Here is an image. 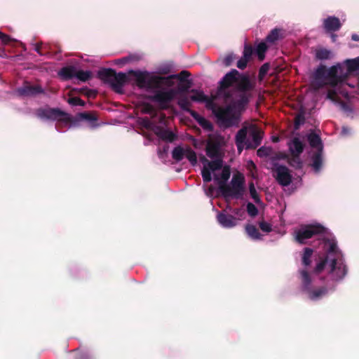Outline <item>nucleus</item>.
I'll list each match as a JSON object with an SVG mask.
<instances>
[{
  "mask_svg": "<svg viewBox=\"0 0 359 359\" xmlns=\"http://www.w3.org/2000/svg\"><path fill=\"white\" fill-rule=\"evenodd\" d=\"M314 236H318L324 253L316 260L312 273L300 269L299 278L302 291L309 299L318 301L333 291L336 283L346 278L348 267L335 237L323 226L303 225L294 231L295 240L301 244L306 243Z\"/></svg>",
  "mask_w": 359,
  "mask_h": 359,
  "instance_id": "f257e3e1",
  "label": "nucleus"
},
{
  "mask_svg": "<svg viewBox=\"0 0 359 359\" xmlns=\"http://www.w3.org/2000/svg\"><path fill=\"white\" fill-rule=\"evenodd\" d=\"M359 71V57L347 59L327 68L319 65L313 72V82L318 88L328 86L326 98L337 105L347 117L353 118V102L359 94V76L353 81L352 75Z\"/></svg>",
  "mask_w": 359,
  "mask_h": 359,
  "instance_id": "f03ea898",
  "label": "nucleus"
},
{
  "mask_svg": "<svg viewBox=\"0 0 359 359\" xmlns=\"http://www.w3.org/2000/svg\"><path fill=\"white\" fill-rule=\"evenodd\" d=\"M255 83L236 69H232L220 81L217 95L224 99L232 107V118L234 111L243 110L252 97Z\"/></svg>",
  "mask_w": 359,
  "mask_h": 359,
  "instance_id": "7ed1b4c3",
  "label": "nucleus"
},
{
  "mask_svg": "<svg viewBox=\"0 0 359 359\" xmlns=\"http://www.w3.org/2000/svg\"><path fill=\"white\" fill-rule=\"evenodd\" d=\"M137 86L148 91H154L153 100L163 107H167L171 101L177 95V90L175 88L165 89L163 82H168L167 79L147 71H131Z\"/></svg>",
  "mask_w": 359,
  "mask_h": 359,
  "instance_id": "20e7f679",
  "label": "nucleus"
},
{
  "mask_svg": "<svg viewBox=\"0 0 359 359\" xmlns=\"http://www.w3.org/2000/svg\"><path fill=\"white\" fill-rule=\"evenodd\" d=\"M205 153L211 161L205 156H200L203 165L201 175L204 182H210L215 175H218L223 169V159L221 149L218 144L208 142L205 146Z\"/></svg>",
  "mask_w": 359,
  "mask_h": 359,
  "instance_id": "39448f33",
  "label": "nucleus"
},
{
  "mask_svg": "<svg viewBox=\"0 0 359 359\" xmlns=\"http://www.w3.org/2000/svg\"><path fill=\"white\" fill-rule=\"evenodd\" d=\"M190 93L191 95L189 96V99L193 102L205 103V107L211 110L218 121L226 126H231L236 123V118H232V107L231 105L220 107L215 103L213 97H209L200 90L192 89Z\"/></svg>",
  "mask_w": 359,
  "mask_h": 359,
  "instance_id": "423d86ee",
  "label": "nucleus"
},
{
  "mask_svg": "<svg viewBox=\"0 0 359 359\" xmlns=\"http://www.w3.org/2000/svg\"><path fill=\"white\" fill-rule=\"evenodd\" d=\"M230 175L229 167L224 166L220 173L215 175L214 180L218 184L219 189L224 196L238 198L243 196L244 191L243 177L240 175H234L231 179V184L226 186Z\"/></svg>",
  "mask_w": 359,
  "mask_h": 359,
  "instance_id": "0eeeda50",
  "label": "nucleus"
},
{
  "mask_svg": "<svg viewBox=\"0 0 359 359\" xmlns=\"http://www.w3.org/2000/svg\"><path fill=\"white\" fill-rule=\"evenodd\" d=\"M262 132L255 127L249 129L243 128L238 131L236 135V144L239 153L245 149H255L262 142Z\"/></svg>",
  "mask_w": 359,
  "mask_h": 359,
  "instance_id": "6e6552de",
  "label": "nucleus"
},
{
  "mask_svg": "<svg viewBox=\"0 0 359 359\" xmlns=\"http://www.w3.org/2000/svg\"><path fill=\"white\" fill-rule=\"evenodd\" d=\"M36 116L43 121H57L58 125L55 126V129L60 133L63 132L60 126L62 125L67 128V123L71 121L70 114L58 108H50L48 106L38 109L36 111Z\"/></svg>",
  "mask_w": 359,
  "mask_h": 359,
  "instance_id": "1a4fd4ad",
  "label": "nucleus"
},
{
  "mask_svg": "<svg viewBox=\"0 0 359 359\" xmlns=\"http://www.w3.org/2000/svg\"><path fill=\"white\" fill-rule=\"evenodd\" d=\"M307 140L312 148L316 149V151L311 156V167L315 172H320L323 165V144L320 136L316 133L308 134Z\"/></svg>",
  "mask_w": 359,
  "mask_h": 359,
  "instance_id": "9d476101",
  "label": "nucleus"
},
{
  "mask_svg": "<svg viewBox=\"0 0 359 359\" xmlns=\"http://www.w3.org/2000/svg\"><path fill=\"white\" fill-rule=\"evenodd\" d=\"M100 78L110 83L113 88L121 92L127 81V76L125 73H116L111 69H104L98 72Z\"/></svg>",
  "mask_w": 359,
  "mask_h": 359,
  "instance_id": "9b49d317",
  "label": "nucleus"
},
{
  "mask_svg": "<svg viewBox=\"0 0 359 359\" xmlns=\"http://www.w3.org/2000/svg\"><path fill=\"white\" fill-rule=\"evenodd\" d=\"M172 158L176 162H180L186 158L192 166H196L198 162L196 153L189 146L175 147L172 151Z\"/></svg>",
  "mask_w": 359,
  "mask_h": 359,
  "instance_id": "f8f14e48",
  "label": "nucleus"
},
{
  "mask_svg": "<svg viewBox=\"0 0 359 359\" xmlns=\"http://www.w3.org/2000/svg\"><path fill=\"white\" fill-rule=\"evenodd\" d=\"M272 172L273 176L280 185L287 187L292 182V176L285 165L274 163Z\"/></svg>",
  "mask_w": 359,
  "mask_h": 359,
  "instance_id": "ddd939ff",
  "label": "nucleus"
},
{
  "mask_svg": "<svg viewBox=\"0 0 359 359\" xmlns=\"http://www.w3.org/2000/svg\"><path fill=\"white\" fill-rule=\"evenodd\" d=\"M97 120L95 116L87 112L79 113L74 118L71 116V121L67 123V129L79 126V123L83 121H87L89 126L94 128L98 126V124L96 123Z\"/></svg>",
  "mask_w": 359,
  "mask_h": 359,
  "instance_id": "4468645a",
  "label": "nucleus"
},
{
  "mask_svg": "<svg viewBox=\"0 0 359 359\" xmlns=\"http://www.w3.org/2000/svg\"><path fill=\"white\" fill-rule=\"evenodd\" d=\"M218 224L224 229H232L237 226V219L235 216L225 211H219L217 214Z\"/></svg>",
  "mask_w": 359,
  "mask_h": 359,
  "instance_id": "2eb2a0df",
  "label": "nucleus"
},
{
  "mask_svg": "<svg viewBox=\"0 0 359 359\" xmlns=\"http://www.w3.org/2000/svg\"><path fill=\"white\" fill-rule=\"evenodd\" d=\"M16 93L20 96L29 97L43 93L44 90L39 85L31 86L28 83H25L16 90Z\"/></svg>",
  "mask_w": 359,
  "mask_h": 359,
  "instance_id": "dca6fc26",
  "label": "nucleus"
},
{
  "mask_svg": "<svg viewBox=\"0 0 359 359\" xmlns=\"http://www.w3.org/2000/svg\"><path fill=\"white\" fill-rule=\"evenodd\" d=\"M323 27L326 32H335L340 29L341 24L338 18L335 16H328L323 21Z\"/></svg>",
  "mask_w": 359,
  "mask_h": 359,
  "instance_id": "f3484780",
  "label": "nucleus"
},
{
  "mask_svg": "<svg viewBox=\"0 0 359 359\" xmlns=\"http://www.w3.org/2000/svg\"><path fill=\"white\" fill-rule=\"evenodd\" d=\"M288 147L292 156H299L304 150V144L299 137H294L288 142Z\"/></svg>",
  "mask_w": 359,
  "mask_h": 359,
  "instance_id": "a211bd4d",
  "label": "nucleus"
},
{
  "mask_svg": "<svg viewBox=\"0 0 359 359\" xmlns=\"http://www.w3.org/2000/svg\"><path fill=\"white\" fill-rule=\"evenodd\" d=\"M155 133L156 135L161 140L167 141V142H172L175 137V134L172 132L171 130L160 128L158 127H156L154 130Z\"/></svg>",
  "mask_w": 359,
  "mask_h": 359,
  "instance_id": "6ab92c4d",
  "label": "nucleus"
},
{
  "mask_svg": "<svg viewBox=\"0 0 359 359\" xmlns=\"http://www.w3.org/2000/svg\"><path fill=\"white\" fill-rule=\"evenodd\" d=\"M190 115L203 129L207 130H212V123L196 111H190Z\"/></svg>",
  "mask_w": 359,
  "mask_h": 359,
  "instance_id": "aec40b11",
  "label": "nucleus"
},
{
  "mask_svg": "<svg viewBox=\"0 0 359 359\" xmlns=\"http://www.w3.org/2000/svg\"><path fill=\"white\" fill-rule=\"evenodd\" d=\"M189 75L190 74H189V72L187 71H182L180 74H171L167 77H163V79H168V82H163L164 88L166 87V88H168V89H169L173 85V82L172 81V79H177L180 81H185L189 76Z\"/></svg>",
  "mask_w": 359,
  "mask_h": 359,
  "instance_id": "412c9836",
  "label": "nucleus"
},
{
  "mask_svg": "<svg viewBox=\"0 0 359 359\" xmlns=\"http://www.w3.org/2000/svg\"><path fill=\"white\" fill-rule=\"evenodd\" d=\"M76 68L74 66H68L62 67L60 72L59 75L65 80L75 78Z\"/></svg>",
  "mask_w": 359,
  "mask_h": 359,
  "instance_id": "4be33fe9",
  "label": "nucleus"
},
{
  "mask_svg": "<svg viewBox=\"0 0 359 359\" xmlns=\"http://www.w3.org/2000/svg\"><path fill=\"white\" fill-rule=\"evenodd\" d=\"M333 53L327 48H320L316 50L315 57L319 60H326L333 57Z\"/></svg>",
  "mask_w": 359,
  "mask_h": 359,
  "instance_id": "5701e85b",
  "label": "nucleus"
},
{
  "mask_svg": "<svg viewBox=\"0 0 359 359\" xmlns=\"http://www.w3.org/2000/svg\"><path fill=\"white\" fill-rule=\"evenodd\" d=\"M245 231L248 236L252 240L258 241L262 239V236L259 233L258 229L252 224H247Z\"/></svg>",
  "mask_w": 359,
  "mask_h": 359,
  "instance_id": "b1692460",
  "label": "nucleus"
},
{
  "mask_svg": "<svg viewBox=\"0 0 359 359\" xmlns=\"http://www.w3.org/2000/svg\"><path fill=\"white\" fill-rule=\"evenodd\" d=\"M313 249L310 248H305L304 250V252L302 257V264L305 267H308L310 266L311 263V257L313 255Z\"/></svg>",
  "mask_w": 359,
  "mask_h": 359,
  "instance_id": "393cba45",
  "label": "nucleus"
},
{
  "mask_svg": "<svg viewBox=\"0 0 359 359\" xmlns=\"http://www.w3.org/2000/svg\"><path fill=\"white\" fill-rule=\"evenodd\" d=\"M177 104L182 110L188 112L189 114L190 111H194L190 109L191 103L187 97H180L177 101Z\"/></svg>",
  "mask_w": 359,
  "mask_h": 359,
  "instance_id": "a878e982",
  "label": "nucleus"
},
{
  "mask_svg": "<svg viewBox=\"0 0 359 359\" xmlns=\"http://www.w3.org/2000/svg\"><path fill=\"white\" fill-rule=\"evenodd\" d=\"M92 77V72L90 70H77L76 71L75 78L78 80L85 82Z\"/></svg>",
  "mask_w": 359,
  "mask_h": 359,
  "instance_id": "bb28decb",
  "label": "nucleus"
},
{
  "mask_svg": "<svg viewBox=\"0 0 359 359\" xmlns=\"http://www.w3.org/2000/svg\"><path fill=\"white\" fill-rule=\"evenodd\" d=\"M281 36V29L275 28L272 29L267 35L266 40L270 43H274L278 41Z\"/></svg>",
  "mask_w": 359,
  "mask_h": 359,
  "instance_id": "cd10ccee",
  "label": "nucleus"
},
{
  "mask_svg": "<svg viewBox=\"0 0 359 359\" xmlns=\"http://www.w3.org/2000/svg\"><path fill=\"white\" fill-rule=\"evenodd\" d=\"M266 50L267 46L265 42H260L257 45L255 52L259 60H264Z\"/></svg>",
  "mask_w": 359,
  "mask_h": 359,
  "instance_id": "c85d7f7f",
  "label": "nucleus"
},
{
  "mask_svg": "<svg viewBox=\"0 0 359 359\" xmlns=\"http://www.w3.org/2000/svg\"><path fill=\"white\" fill-rule=\"evenodd\" d=\"M249 191L250 196L253 199L254 202L259 204L261 202V200L253 183L250 184Z\"/></svg>",
  "mask_w": 359,
  "mask_h": 359,
  "instance_id": "c756f323",
  "label": "nucleus"
},
{
  "mask_svg": "<svg viewBox=\"0 0 359 359\" xmlns=\"http://www.w3.org/2000/svg\"><path fill=\"white\" fill-rule=\"evenodd\" d=\"M272 152V149L270 147H261L257 151V154L259 157L269 156Z\"/></svg>",
  "mask_w": 359,
  "mask_h": 359,
  "instance_id": "7c9ffc66",
  "label": "nucleus"
},
{
  "mask_svg": "<svg viewBox=\"0 0 359 359\" xmlns=\"http://www.w3.org/2000/svg\"><path fill=\"white\" fill-rule=\"evenodd\" d=\"M289 163L296 169L301 168L303 164L299 156H293L292 158L290 160Z\"/></svg>",
  "mask_w": 359,
  "mask_h": 359,
  "instance_id": "2f4dec72",
  "label": "nucleus"
},
{
  "mask_svg": "<svg viewBox=\"0 0 359 359\" xmlns=\"http://www.w3.org/2000/svg\"><path fill=\"white\" fill-rule=\"evenodd\" d=\"M139 58L140 57L137 55H129V56L121 58V59H118L116 61V64L123 65V64H126V63H128L129 62H131V61L138 60Z\"/></svg>",
  "mask_w": 359,
  "mask_h": 359,
  "instance_id": "473e14b6",
  "label": "nucleus"
},
{
  "mask_svg": "<svg viewBox=\"0 0 359 359\" xmlns=\"http://www.w3.org/2000/svg\"><path fill=\"white\" fill-rule=\"evenodd\" d=\"M139 123L142 127L147 129H152L154 127L153 123L150 121V119L147 117L141 118L139 119Z\"/></svg>",
  "mask_w": 359,
  "mask_h": 359,
  "instance_id": "72a5a7b5",
  "label": "nucleus"
},
{
  "mask_svg": "<svg viewBox=\"0 0 359 359\" xmlns=\"http://www.w3.org/2000/svg\"><path fill=\"white\" fill-rule=\"evenodd\" d=\"M247 212L250 216L255 217L258 214V209L252 203H248L247 204Z\"/></svg>",
  "mask_w": 359,
  "mask_h": 359,
  "instance_id": "f704fd0d",
  "label": "nucleus"
},
{
  "mask_svg": "<svg viewBox=\"0 0 359 359\" xmlns=\"http://www.w3.org/2000/svg\"><path fill=\"white\" fill-rule=\"evenodd\" d=\"M68 102L73 106H84L85 104L84 101L77 97L69 99Z\"/></svg>",
  "mask_w": 359,
  "mask_h": 359,
  "instance_id": "c9c22d12",
  "label": "nucleus"
},
{
  "mask_svg": "<svg viewBox=\"0 0 359 359\" xmlns=\"http://www.w3.org/2000/svg\"><path fill=\"white\" fill-rule=\"evenodd\" d=\"M259 228L261 230L266 233H269L272 230L271 224L266 222H259Z\"/></svg>",
  "mask_w": 359,
  "mask_h": 359,
  "instance_id": "e433bc0d",
  "label": "nucleus"
},
{
  "mask_svg": "<svg viewBox=\"0 0 359 359\" xmlns=\"http://www.w3.org/2000/svg\"><path fill=\"white\" fill-rule=\"evenodd\" d=\"M253 53V49L251 46H245L244 50H243V57L246 58L249 60V59L251 57Z\"/></svg>",
  "mask_w": 359,
  "mask_h": 359,
  "instance_id": "4c0bfd02",
  "label": "nucleus"
},
{
  "mask_svg": "<svg viewBox=\"0 0 359 359\" xmlns=\"http://www.w3.org/2000/svg\"><path fill=\"white\" fill-rule=\"evenodd\" d=\"M233 212L236 216L237 223L238 222V220H241L245 215V210L242 208L235 209Z\"/></svg>",
  "mask_w": 359,
  "mask_h": 359,
  "instance_id": "58836bf2",
  "label": "nucleus"
},
{
  "mask_svg": "<svg viewBox=\"0 0 359 359\" xmlns=\"http://www.w3.org/2000/svg\"><path fill=\"white\" fill-rule=\"evenodd\" d=\"M168 149H169L168 145L163 146L162 149H159L158 151V156L159 158L163 159L165 158V156H166V154L168 151Z\"/></svg>",
  "mask_w": 359,
  "mask_h": 359,
  "instance_id": "ea45409f",
  "label": "nucleus"
},
{
  "mask_svg": "<svg viewBox=\"0 0 359 359\" xmlns=\"http://www.w3.org/2000/svg\"><path fill=\"white\" fill-rule=\"evenodd\" d=\"M269 66L268 64H264L259 69V77L262 78L264 77L267 72L269 71Z\"/></svg>",
  "mask_w": 359,
  "mask_h": 359,
  "instance_id": "a19ab883",
  "label": "nucleus"
},
{
  "mask_svg": "<svg viewBox=\"0 0 359 359\" xmlns=\"http://www.w3.org/2000/svg\"><path fill=\"white\" fill-rule=\"evenodd\" d=\"M248 62V60H247L246 58H244V57H241L237 62V67L241 69H244L247 66Z\"/></svg>",
  "mask_w": 359,
  "mask_h": 359,
  "instance_id": "79ce46f5",
  "label": "nucleus"
},
{
  "mask_svg": "<svg viewBox=\"0 0 359 359\" xmlns=\"http://www.w3.org/2000/svg\"><path fill=\"white\" fill-rule=\"evenodd\" d=\"M204 191L208 197H212L213 196L215 188L212 186H210L209 187H204Z\"/></svg>",
  "mask_w": 359,
  "mask_h": 359,
  "instance_id": "37998d69",
  "label": "nucleus"
},
{
  "mask_svg": "<svg viewBox=\"0 0 359 359\" xmlns=\"http://www.w3.org/2000/svg\"><path fill=\"white\" fill-rule=\"evenodd\" d=\"M0 39H1L4 43L6 44L11 41V37L0 32Z\"/></svg>",
  "mask_w": 359,
  "mask_h": 359,
  "instance_id": "c03bdc74",
  "label": "nucleus"
},
{
  "mask_svg": "<svg viewBox=\"0 0 359 359\" xmlns=\"http://www.w3.org/2000/svg\"><path fill=\"white\" fill-rule=\"evenodd\" d=\"M191 140L192 141V144H193V146L196 148V149H201V146L203 144V142H200L199 140H196V138H194V137H191Z\"/></svg>",
  "mask_w": 359,
  "mask_h": 359,
  "instance_id": "a18cd8bd",
  "label": "nucleus"
},
{
  "mask_svg": "<svg viewBox=\"0 0 359 359\" xmlns=\"http://www.w3.org/2000/svg\"><path fill=\"white\" fill-rule=\"evenodd\" d=\"M351 129L347 126H343L342 127V129H341V134L343 135V136H347L350 134H351Z\"/></svg>",
  "mask_w": 359,
  "mask_h": 359,
  "instance_id": "49530a36",
  "label": "nucleus"
},
{
  "mask_svg": "<svg viewBox=\"0 0 359 359\" xmlns=\"http://www.w3.org/2000/svg\"><path fill=\"white\" fill-rule=\"evenodd\" d=\"M233 60V55H227L224 58V62L226 66H229L231 64Z\"/></svg>",
  "mask_w": 359,
  "mask_h": 359,
  "instance_id": "de8ad7c7",
  "label": "nucleus"
},
{
  "mask_svg": "<svg viewBox=\"0 0 359 359\" xmlns=\"http://www.w3.org/2000/svg\"><path fill=\"white\" fill-rule=\"evenodd\" d=\"M351 39L354 41H359V35L357 34H353L351 35Z\"/></svg>",
  "mask_w": 359,
  "mask_h": 359,
  "instance_id": "09e8293b",
  "label": "nucleus"
},
{
  "mask_svg": "<svg viewBox=\"0 0 359 359\" xmlns=\"http://www.w3.org/2000/svg\"><path fill=\"white\" fill-rule=\"evenodd\" d=\"M330 34V36H331L332 41L333 42H334L336 41V39H337V36L334 32H331Z\"/></svg>",
  "mask_w": 359,
  "mask_h": 359,
  "instance_id": "8fccbe9b",
  "label": "nucleus"
},
{
  "mask_svg": "<svg viewBox=\"0 0 359 359\" xmlns=\"http://www.w3.org/2000/svg\"><path fill=\"white\" fill-rule=\"evenodd\" d=\"M34 50L36 52H37L39 54H41L40 53V47L38 45H36V47L34 48Z\"/></svg>",
  "mask_w": 359,
  "mask_h": 359,
  "instance_id": "3c124183",
  "label": "nucleus"
},
{
  "mask_svg": "<svg viewBox=\"0 0 359 359\" xmlns=\"http://www.w3.org/2000/svg\"><path fill=\"white\" fill-rule=\"evenodd\" d=\"M161 72L165 74L167 73V70L165 69H161Z\"/></svg>",
  "mask_w": 359,
  "mask_h": 359,
  "instance_id": "603ef678",
  "label": "nucleus"
},
{
  "mask_svg": "<svg viewBox=\"0 0 359 359\" xmlns=\"http://www.w3.org/2000/svg\"><path fill=\"white\" fill-rule=\"evenodd\" d=\"M189 88V86H187L186 88H183L181 89V90H186Z\"/></svg>",
  "mask_w": 359,
  "mask_h": 359,
  "instance_id": "864d4df0",
  "label": "nucleus"
},
{
  "mask_svg": "<svg viewBox=\"0 0 359 359\" xmlns=\"http://www.w3.org/2000/svg\"><path fill=\"white\" fill-rule=\"evenodd\" d=\"M273 141H275V142H278V137H274V138H273Z\"/></svg>",
  "mask_w": 359,
  "mask_h": 359,
  "instance_id": "5fc2aeb1",
  "label": "nucleus"
}]
</instances>
